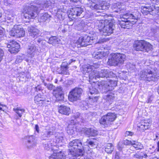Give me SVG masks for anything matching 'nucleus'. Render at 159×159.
Returning <instances> with one entry per match:
<instances>
[{
    "label": "nucleus",
    "mask_w": 159,
    "mask_h": 159,
    "mask_svg": "<svg viewBox=\"0 0 159 159\" xmlns=\"http://www.w3.org/2000/svg\"><path fill=\"white\" fill-rule=\"evenodd\" d=\"M38 47H36L35 44H30L28 47V53L31 55L34 56L38 52Z\"/></svg>",
    "instance_id": "a211bd4d"
},
{
    "label": "nucleus",
    "mask_w": 159,
    "mask_h": 159,
    "mask_svg": "<svg viewBox=\"0 0 159 159\" xmlns=\"http://www.w3.org/2000/svg\"><path fill=\"white\" fill-rule=\"evenodd\" d=\"M62 152L54 153L49 157V159H65V157Z\"/></svg>",
    "instance_id": "b1692460"
},
{
    "label": "nucleus",
    "mask_w": 159,
    "mask_h": 159,
    "mask_svg": "<svg viewBox=\"0 0 159 159\" xmlns=\"http://www.w3.org/2000/svg\"><path fill=\"white\" fill-rule=\"evenodd\" d=\"M117 84L116 81L110 80V81L100 82L98 85L102 92L104 93L113 90L117 85Z\"/></svg>",
    "instance_id": "39448f33"
},
{
    "label": "nucleus",
    "mask_w": 159,
    "mask_h": 159,
    "mask_svg": "<svg viewBox=\"0 0 159 159\" xmlns=\"http://www.w3.org/2000/svg\"><path fill=\"white\" fill-rule=\"evenodd\" d=\"M53 145L52 144V143L51 141H49L47 143L44 144V146L45 149L46 150H49L50 149H52V150L53 148L52 147Z\"/></svg>",
    "instance_id": "c03bdc74"
},
{
    "label": "nucleus",
    "mask_w": 159,
    "mask_h": 159,
    "mask_svg": "<svg viewBox=\"0 0 159 159\" xmlns=\"http://www.w3.org/2000/svg\"><path fill=\"white\" fill-rule=\"evenodd\" d=\"M26 146L28 148H31L36 145L35 139L32 136H26L25 139Z\"/></svg>",
    "instance_id": "4468645a"
},
{
    "label": "nucleus",
    "mask_w": 159,
    "mask_h": 159,
    "mask_svg": "<svg viewBox=\"0 0 159 159\" xmlns=\"http://www.w3.org/2000/svg\"><path fill=\"white\" fill-rule=\"evenodd\" d=\"M53 94L56 98L57 101L63 100L64 95L61 87H59L54 89L53 90Z\"/></svg>",
    "instance_id": "9b49d317"
},
{
    "label": "nucleus",
    "mask_w": 159,
    "mask_h": 159,
    "mask_svg": "<svg viewBox=\"0 0 159 159\" xmlns=\"http://www.w3.org/2000/svg\"><path fill=\"white\" fill-rule=\"evenodd\" d=\"M124 143L125 145H132V141H131L128 140H125L124 141Z\"/></svg>",
    "instance_id": "13d9d810"
},
{
    "label": "nucleus",
    "mask_w": 159,
    "mask_h": 159,
    "mask_svg": "<svg viewBox=\"0 0 159 159\" xmlns=\"http://www.w3.org/2000/svg\"><path fill=\"white\" fill-rule=\"evenodd\" d=\"M134 133L129 131H127L125 133V136H132L134 134Z\"/></svg>",
    "instance_id": "052dcab7"
},
{
    "label": "nucleus",
    "mask_w": 159,
    "mask_h": 159,
    "mask_svg": "<svg viewBox=\"0 0 159 159\" xmlns=\"http://www.w3.org/2000/svg\"><path fill=\"white\" fill-rule=\"evenodd\" d=\"M66 130L68 134L72 135L74 132V126L72 125H69Z\"/></svg>",
    "instance_id": "ea45409f"
},
{
    "label": "nucleus",
    "mask_w": 159,
    "mask_h": 159,
    "mask_svg": "<svg viewBox=\"0 0 159 159\" xmlns=\"http://www.w3.org/2000/svg\"><path fill=\"white\" fill-rule=\"evenodd\" d=\"M37 7L34 6L29 7L26 11L24 16L26 19H34L37 17Z\"/></svg>",
    "instance_id": "6e6552de"
},
{
    "label": "nucleus",
    "mask_w": 159,
    "mask_h": 159,
    "mask_svg": "<svg viewBox=\"0 0 159 159\" xmlns=\"http://www.w3.org/2000/svg\"><path fill=\"white\" fill-rule=\"evenodd\" d=\"M35 42L37 43L39 46H41L43 47L45 43L44 41L43 40L40 38H38L36 39Z\"/></svg>",
    "instance_id": "49530a36"
},
{
    "label": "nucleus",
    "mask_w": 159,
    "mask_h": 159,
    "mask_svg": "<svg viewBox=\"0 0 159 159\" xmlns=\"http://www.w3.org/2000/svg\"><path fill=\"white\" fill-rule=\"evenodd\" d=\"M30 35L33 38H36L39 33V30L36 27L30 26L27 28Z\"/></svg>",
    "instance_id": "dca6fc26"
},
{
    "label": "nucleus",
    "mask_w": 159,
    "mask_h": 159,
    "mask_svg": "<svg viewBox=\"0 0 159 159\" xmlns=\"http://www.w3.org/2000/svg\"><path fill=\"white\" fill-rule=\"evenodd\" d=\"M59 112L62 114L69 115L71 111L69 107L66 106H61L59 108Z\"/></svg>",
    "instance_id": "6ab92c4d"
},
{
    "label": "nucleus",
    "mask_w": 159,
    "mask_h": 159,
    "mask_svg": "<svg viewBox=\"0 0 159 159\" xmlns=\"http://www.w3.org/2000/svg\"><path fill=\"white\" fill-rule=\"evenodd\" d=\"M68 146L69 155L76 157L84 155V147L80 140H73L69 143Z\"/></svg>",
    "instance_id": "f257e3e1"
},
{
    "label": "nucleus",
    "mask_w": 159,
    "mask_h": 159,
    "mask_svg": "<svg viewBox=\"0 0 159 159\" xmlns=\"http://www.w3.org/2000/svg\"><path fill=\"white\" fill-rule=\"evenodd\" d=\"M93 37H91L87 35H85L80 37L78 41L81 46L85 47L93 43Z\"/></svg>",
    "instance_id": "1a4fd4ad"
},
{
    "label": "nucleus",
    "mask_w": 159,
    "mask_h": 159,
    "mask_svg": "<svg viewBox=\"0 0 159 159\" xmlns=\"http://www.w3.org/2000/svg\"><path fill=\"white\" fill-rule=\"evenodd\" d=\"M105 115L110 124L111 122L114 121L116 118V115L115 113H108Z\"/></svg>",
    "instance_id": "c756f323"
},
{
    "label": "nucleus",
    "mask_w": 159,
    "mask_h": 159,
    "mask_svg": "<svg viewBox=\"0 0 159 159\" xmlns=\"http://www.w3.org/2000/svg\"><path fill=\"white\" fill-rule=\"evenodd\" d=\"M85 26V24L84 21H81L79 22L78 25V30H81L84 29Z\"/></svg>",
    "instance_id": "3c124183"
},
{
    "label": "nucleus",
    "mask_w": 159,
    "mask_h": 159,
    "mask_svg": "<svg viewBox=\"0 0 159 159\" xmlns=\"http://www.w3.org/2000/svg\"><path fill=\"white\" fill-rule=\"evenodd\" d=\"M35 130L37 132H38V133H39V127L38 125H35Z\"/></svg>",
    "instance_id": "338daca9"
},
{
    "label": "nucleus",
    "mask_w": 159,
    "mask_h": 159,
    "mask_svg": "<svg viewBox=\"0 0 159 159\" xmlns=\"http://www.w3.org/2000/svg\"><path fill=\"white\" fill-rule=\"evenodd\" d=\"M109 3L106 1H102L99 4V10H106L109 7Z\"/></svg>",
    "instance_id": "bb28decb"
},
{
    "label": "nucleus",
    "mask_w": 159,
    "mask_h": 159,
    "mask_svg": "<svg viewBox=\"0 0 159 159\" xmlns=\"http://www.w3.org/2000/svg\"><path fill=\"white\" fill-rule=\"evenodd\" d=\"M68 66L66 64H65L64 63H62L61 68V71L59 73L67 75L68 73Z\"/></svg>",
    "instance_id": "cd10ccee"
},
{
    "label": "nucleus",
    "mask_w": 159,
    "mask_h": 159,
    "mask_svg": "<svg viewBox=\"0 0 159 159\" xmlns=\"http://www.w3.org/2000/svg\"><path fill=\"white\" fill-rule=\"evenodd\" d=\"M90 66H91V69L92 70H93V69H96L98 68L99 67V65L98 64L96 63H94L92 65H90Z\"/></svg>",
    "instance_id": "6e6d98bb"
},
{
    "label": "nucleus",
    "mask_w": 159,
    "mask_h": 159,
    "mask_svg": "<svg viewBox=\"0 0 159 159\" xmlns=\"http://www.w3.org/2000/svg\"><path fill=\"white\" fill-rule=\"evenodd\" d=\"M114 94L111 93L107 95L106 96V99L108 101L111 102L114 98Z\"/></svg>",
    "instance_id": "09e8293b"
},
{
    "label": "nucleus",
    "mask_w": 159,
    "mask_h": 159,
    "mask_svg": "<svg viewBox=\"0 0 159 159\" xmlns=\"http://www.w3.org/2000/svg\"><path fill=\"white\" fill-rule=\"evenodd\" d=\"M16 25L14 26V27L9 32V34L11 36L16 38Z\"/></svg>",
    "instance_id": "a18cd8bd"
},
{
    "label": "nucleus",
    "mask_w": 159,
    "mask_h": 159,
    "mask_svg": "<svg viewBox=\"0 0 159 159\" xmlns=\"http://www.w3.org/2000/svg\"><path fill=\"white\" fill-rule=\"evenodd\" d=\"M114 147L111 143H108L105 146V151L107 153H111L113 151Z\"/></svg>",
    "instance_id": "473e14b6"
},
{
    "label": "nucleus",
    "mask_w": 159,
    "mask_h": 159,
    "mask_svg": "<svg viewBox=\"0 0 159 159\" xmlns=\"http://www.w3.org/2000/svg\"><path fill=\"white\" fill-rule=\"evenodd\" d=\"M56 142L57 143H59L62 142L63 138L62 136H60L59 134V136H56Z\"/></svg>",
    "instance_id": "603ef678"
},
{
    "label": "nucleus",
    "mask_w": 159,
    "mask_h": 159,
    "mask_svg": "<svg viewBox=\"0 0 159 159\" xmlns=\"http://www.w3.org/2000/svg\"><path fill=\"white\" fill-rule=\"evenodd\" d=\"M107 55V53H105L103 51H101L95 52L93 54L94 57L98 59L102 58L103 57H105Z\"/></svg>",
    "instance_id": "393cba45"
},
{
    "label": "nucleus",
    "mask_w": 159,
    "mask_h": 159,
    "mask_svg": "<svg viewBox=\"0 0 159 159\" xmlns=\"http://www.w3.org/2000/svg\"><path fill=\"white\" fill-rule=\"evenodd\" d=\"M4 4L6 6H10L11 4V0H4L3 1Z\"/></svg>",
    "instance_id": "4d7b16f0"
},
{
    "label": "nucleus",
    "mask_w": 159,
    "mask_h": 159,
    "mask_svg": "<svg viewBox=\"0 0 159 159\" xmlns=\"http://www.w3.org/2000/svg\"><path fill=\"white\" fill-rule=\"evenodd\" d=\"M50 16L47 13H45L43 14L39 19V21L40 22H46L47 20L48 21L49 20Z\"/></svg>",
    "instance_id": "72a5a7b5"
},
{
    "label": "nucleus",
    "mask_w": 159,
    "mask_h": 159,
    "mask_svg": "<svg viewBox=\"0 0 159 159\" xmlns=\"http://www.w3.org/2000/svg\"><path fill=\"white\" fill-rule=\"evenodd\" d=\"M89 6L92 9L99 10V4H97L92 1H89L88 3Z\"/></svg>",
    "instance_id": "f704fd0d"
},
{
    "label": "nucleus",
    "mask_w": 159,
    "mask_h": 159,
    "mask_svg": "<svg viewBox=\"0 0 159 159\" xmlns=\"http://www.w3.org/2000/svg\"><path fill=\"white\" fill-rule=\"evenodd\" d=\"M60 41V40L56 36H52L51 37L48 41V43L50 44L55 45L58 44Z\"/></svg>",
    "instance_id": "c85d7f7f"
},
{
    "label": "nucleus",
    "mask_w": 159,
    "mask_h": 159,
    "mask_svg": "<svg viewBox=\"0 0 159 159\" xmlns=\"http://www.w3.org/2000/svg\"><path fill=\"white\" fill-rule=\"evenodd\" d=\"M98 134V131L93 129H91L90 136H94Z\"/></svg>",
    "instance_id": "864d4df0"
},
{
    "label": "nucleus",
    "mask_w": 159,
    "mask_h": 159,
    "mask_svg": "<svg viewBox=\"0 0 159 159\" xmlns=\"http://www.w3.org/2000/svg\"><path fill=\"white\" fill-rule=\"evenodd\" d=\"M91 71V72L89 75V79L92 80L94 78L95 79L96 78H98V76H97V71L95 70H93V71Z\"/></svg>",
    "instance_id": "37998d69"
},
{
    "label": "nucleus",
    "mask_w": 159,
    "mask_h": 159,
    "mask_svg": "<svg viewBox=\"0 0 159 159\" xmlns=\"http://www.w3.org/2000/svg\"><path fill=\"white\" fill-rule=\"evenodd\" d=\"M7 20H11V24L13 25V17H10V16H8L7 18Z\"/></svg>",
    "instance_id": "0e129e2a"
},
{
    "label": "nucleus",
    "mask_w": 159,
    "mask_h": 159,
    "mask_svg": "<svg viewBox=\"0 0 159 159\" xmlns=\"http://www.w3.org/2000/svg\"><path fill=\"white\" fill-rule=\"evenodd\" d=\"M45 86H46L47 89L49 90H52L54 86L52 84H47L46 83L44 84Z\"/></svg>",
    "instance_id": "5fc2aeb1"
},
{
    "label": "nucleus",
    "mask_w": 159,
    "mask_h": 159,
    "mask_svg": "<svg viewBox=\"0 0 159 159\" xmlns=\"http://www.w3.org/2000/svg\"><path fill=\"white\" fill-rule=\"evenodd\" d=\"M136 12H133L132 13H127L123 15L122 16V18H121V20L124 19L123 20H124L128 21L130 22V21L128 20V19H137L138 18L139 12L136 10Z\"/></svg>",
    "instance_id": "2eb2a0df"
},
{
    "label": "nucleus",
    "mask_w": 159,
    "mask_h": 159,
    "mask_svg": "<svg viewBox=\"0 0 159 159\" xmlns=\"http://www.w3.org/2000/svg\"><path fill=\"white\" fill-rule=\"evenodd\" d=\"M132 145L136 149H141L143 147L141 143L136 141H132Z\"/></svg>",
    "instance_id": "4c0bfd02"
},
{
    "label": "nucleus",
    "mask_w": 159,
    "mask_h": 159,
    "mask_svg": "<svg viewBox=\"0 0 159 159\" xmlns=\"http://www.w3.org/2000/svg\"><path fill=\"white\" fill-rule=\"evenodd\" d=\"M80 114L78 112L76 113L74 115H73L75 119L79 118V117H80Z\"/></svg>",
    "instance_id": "680f3d73"
},
{
    "label": "nucleus",
    "mask_w": 159,
    "mask_h": 159,
    "mask_svg": "<svg viewBox=\"0 0 159 159\" xmlns=\"http://www.w3.org/2000/svg\"><path fill=\"white\" fill-rule=\"evenodd\" d=\"M151 9L150 7H141V12L144 15H146L150 14Z\"/></svg>",
    "instance_id": "c9c22d12"
},
{
    "label": "nucleus",
    "mask_w": 159,
    "mask_h": 159,
    "mask_svg": "<svg viewBox=\"0 0 159 159\" xmlns=\"http://www.w3.org/2000/svg\"><path fill=\"white\" fill-rule=\"evenodd\" d=\"M13 110L17 114L19 117L22 116V114L25 111V110L23 109H20V108H14Z\"/></svg>",
    "instance_id": "79ce46f5"
},
{
    "label": "nucleus",
    "mask_w": 159,
    "mask_h": 159,
    "mask_svg": "<svg viewBox=\"0 0 159 159\" xmlns=\"http://www.w3.org/2000/svg\"><path fill=\"white\" fill-rule=\"evenodd\" d=\"M7 47L9 48L8 51L11 53H15L18 52L20 48L19 44L16 41L12 40L10 42Z\"/></svg>",
    "instance_id": "9d476101"
},
{
    "label": "nucleus",
    "mask_w": 159,
    "mask_h": 159,
    "mask_svg": "<svg viewBox=\"0 0 159 159\" xmlns=\"http://www.w3.org/2000/svg\"><path fill=\"white\" fill-rule=\"evenodd\" d=\"M89 92L91 94L94 95L92 96H89V98L93 99H94V101H97L98 99V98L97 96H95V95L98 93V90L95 88L92 87L91 89H90Z\"/></svg>",
    "instance_id": "4be33fe9"
},
{
    "label": "nucleus",
    "mask_w": 159,
    "mask_h": 159,
    "mask_svg": "<svg viewBox=\"0 0 159 159\" xmlns=\"http://www.w3.org/2000/svg\"><path fill=\"white\" fill-rule=\"evenodd\" d=\"M105 25L102 30H100V32L102 35L109 36L112 34L114 30V24L110 20H105Z\"/></svg>",
    "instance_id": "423d86ee"
},
{
    "label": "nucleus",
    "mask_w": 159,
    "mask_h": 159,
    "mask_svg": "<svg viewBox=\"0 0 159 159\" xmlns=\"http://www.w3.org/2000/svg\"><path fill=\"white\" fill-rule=\"evenodd\" d=\"M150 14L155 16L156 15L158 14L159 13V8L158 7H150Z\"/></svg>",
    "instance_id": "58836bf2"
},
{
    "label": "nucleus",
    "mask_w": 159,
    "mask_h": 159,
    "mask_svg": "<svg viewBox=\"0 0 159 159\" xmlns=\"http://www.w3.org/2000/svg\"><path fill=\"white\" fill-rule=\"evenodd\" d=\"M91 129L90 128H84L82 131L86 134L88 136H90Z\"/></svg>",
    "instance_id": "de8ad7c7"
},
{
    "label": "nucleus",
    "mask_w": 159,
    "mask_h": 159,
    "mask_svg": "<svg viewBox=\"0 0 159 159\" xmlns=\"http://www.w3.org/2000/svg\"><path fill=\"white\" fill-rule=\"evenodd\" d=\"M83 12V8L81 7H75L72 8L69 13V17L72 16L75 18L76 16H80Z\"/></svg>",
    "instance_id": "f8f14e48"
},
{
    "label": "nucleus",
    "mask_w": 159,
    "mask_h": 159,
    "mask_svg": "<svg viewBox=\"0 0 159 159\" xmlns=\"http://www.w3.org/2000/svg\"><path fill=\"white\" fill-rule=\"evenodd\" d=\"M134 47L137 51L147 52H148L152 49V46L149 43L142 40L135 41Z\"/></svg>",
    "instance_id": "20e7f679"
},
{
    "label": "nucleus",
    "mask_w": 159,
    "mask_h": 159,
    "mask_svg": "<svg viewBox=\"0 0 159 159\" xmlns=\"http://www.w3.org/2000/svg\"><path fill=\"white\" fill-rule=\"evenodd\" d=\"M82 92V89L75 88L70 92L68 96L69 99L70 101H76L79 99Z\"/></svg>",
    "instance_id": "0eeeda50"
},
{
    "label": "nucleus",
    "mask_w": 159,
    "mask_h": 159,
    "mask_svg": "<svg viewBox=\"0 0 159 159\" xmlns=\"http://www.w3.org/2000/svg\"><path fill=\"white\" fill-rule=\"evenodd\" d=\"M151 125V122L148 120L142 121L138 125L140 129L144 131L148 129Z\"/></svg>",
    "instance_id": "f3484780"
},
{
    "label": "nucleus",
    "mask_w": 159,
    "mask_h": 159,
    "mask_svg": "<svg viewBox=\"0 0 159 159\" xmlns=\"http://www.w3.org/2000/svg\"><path fill=\"white\" fill-rule=\"evenodd\" d=\"M94 140V139H87L86 142L84 144L87 146L89 148L92 147L95 145Z\"/></svg>",
    "instance_id": "a19ab883"
},
{
    "label": "nucleus",
    "mask_w": 159,
    "mask_h": 159,
    "mask_svg": "<svg viewBox=\"0 0 159 159\" xmlns=\"http://www.w3.org/2000/svg\"><path fill=\"white\" fill-rule=\"evenodd\" d=\"M105 20H98L95 23V25L98 27L99 28V30L100 31V30H102V28H104V26L105 25Z\"/></svg>",
    "instance_id": "7c9ffc66"
},
{
    "label": "nucleus",
    "mask_w": 159,
    "mask_h": 159,
    "mask_svg": "<svg viewBox=\"0 0 159 159\" xmlns=\"http://www.w3.org/2000/svg\"><path fill=\"white\" fill-rule=\"evenodd\" d=\"M113 75L112 72L109 71L107 70H102L100 71H97V76L98 78L111 77Z\"/></svg>",
    "instance_id": "ddd939ff"
},
{
    "label": "nucleus",
    "mask_w": 159,
    "mask_h": 159,
    "mask_svg": "<svg viewBox=\"0 0 159 159\" xmlns=\"http://www.w3.org/2000/svg\"><path fill=\"white\" fill-rule=\"evenodd\" d=\"M45 98L43 96L40 94L36 95L34 97V101L37 104L42 103L45 100Z\"/></svg>",
    "instance_id": "a878e982"
},
{
    "label": "nucleus",
    "mask_w": 159,
    "mask_h": 159,
    "mask_svg": "<svg viewBox=\"0 0 159 159\" xmlns=\"http://www.w3.org/2000/svg\"><path fill=\"white\" fill-rule=\"evenodd\" d=\"M41 89V87L40 86L38 85L35 88V91L37 92H38V91H40Z\"/></svg>",
    "instance_id": "e2e57ef3"
},
{
    "label": "nucleus",
    "mask_w": 159,
    "mask_h": 159,
    "mask_svg": "<svg viewBox=\"0 0 159 159\" xmlns=\"http://www.w3.org/2000/svg\"><path fill=\"white\" fill-rule=\"evenodd\" d=\"M36 3L40 6V7H46V2L45 1L38 0L36 1Z\"/></svg>",
    "instance_id": "8fccbe9b"
},
{
    "label": "nucleus",
    "mask_w": 159,
    "mask_h": 159,
    "mask_svg": "<svg viewBox=\"0 0 159 159\" xmlns=\"http://www.w3.org/2000/svg\"><path fill=\"white\" fill-rule=\"evenodd\" d=\"M53 134V131L52 129H48L45 132L42 136V138L43 139H46V138L50 136Z\"/></svg>",
    "instance_id": "e433bc0d"
},
{
    "label": "nucleus",
    "mask_w": 159,
    "mask_h": 159,
    "mask_svg": "<svg viewBox=\"0 0 159 159\" xmlns=\"http://www.w3.org/2000/svg\"><path fill=\"white\" fill-rule=\"evenodd\" d=\"M120 4L119 2H118L117 3L115 4L113 6V8H118L120 9L121 8V6L119 5Z\"/></svg>",
    "instance_id": "bf43d9fd"
},
{
    "label": "nucleus",
    "mask_w": 159,
    "mask_h": 159,
    "mask_svg": "<svg viewBox=\"0 0 159 159\" xmlns=\"http://www.w3.org/2000/svg\"><path fill=\"white\" fill-rule=\"evenodd\" d=\"M153 100V98L152 97L150 96V97L148 99L147 102L148 103H150L152 100Z\"/></svg>",
    "instance_id": "774afa93"
},
{
    "label": "nucleus",
    "mask_w": 159,
    "mask_h": 159,
    "mask_svg": "<svg viewBox=\"0 0 159 159\" xmlns=\"http://www.w3.org/2000/svg\"><path fill=\"white\" fill-rule=\"evenodd\" d=\"M91 68V66H90V65H84L82 66L81 69V71L84 74H85L87 72L92 71Z\"/></svg>",
    "instance_id": "2f4dec72"
},
{
    "label": "nucleus",
    "mask_w": 159,
    "mask_h": 159,
    "mask_svg": "<svg viewBox=\"0 0 159 159\" xmlns=\"http://www.w3.org/2000/svg\"><path fill=\"white\" fill-rule=\"evenodd\" d=\"M121 21L120 23V24L122 28L129 29L132 26V24L128 21L121 20Z\"/></svg>",
    "instance_id": "412c9836"
},
{
    "label": "nucleus",
    "mask_w": 159,
    "mask_h": 159,
    "mask_svg": "<svg viewBox=\"0 0 159 159\" xmlns=\"http://www.w3.org/2000/svg\"><path fill=\"white\" fill-rule=\"evenodd\" d=\"M133 157L134 158H135L138 159H140L139 153H136L134 154L133 156Z\"/></svg>",
    "instance_id": "69168bd1"
},
{
    "label": "nucleus",
    "mask_w": 159,
    "mask_h": 159,
    "mask_svg": "<svg viewBox=\"0 0 159 159\" xmlns=\"http://www.w3.org/2000/svg\"><path fill=\"white\" fill-rule=\"evenodd\" d=\"M16 38L22 37L25 36V32L21 26L18 25H16Z\"/></svg>",
    "instance_id": "aec40b11"
},
{
    "label": "nucleus",
    "mask_w": 159,
    "mask_h": 159,
    "mask_svg": "<svg viewBox=\"0 0 159 159\" xmlns=\"http://www.w3.org/2000/svg\"><path fill=\"white\" fill-rule=\"evenodd\" d=\"M125 57V55L123 54H111L109 57L107 64L115 66L122 64L123 63Z\"/></svg>",
    "instance_id": "7ed1b4c3"
},
{
    "label": "nucleus",
    "mask_w": 159,
    "mask_h": 159,
    "mask_svg": "<svg viewBox=\"0 0 159 159\" xmlns=\"http://www.w3.org/2000/svg\"><path fill=\"white\" fill-rule=\"evenodd\" d=\"M139 78L145 81H155L159 79V74L158 75L157 72H153L151 70L148 68L140 72Z\"/></svg>",
    "instance_id": "f03ea898"
},
{
    "label": "nucleus",
    "mask_w": 159,
    "mask_h": 159,
    "mask_svg": "<svg viewBox=\"0 0 159 159\" xmlns=\"http://www.w3.org/2000/svg\"><path fill=\"white\" fill-rule=\"evenodd\" d=\"M99 123L103 127H107L108 125H110L109 122L106 115L103 116L99 120Z\"/></svg>",
    "instance_id": "5701e85b"
}]
</instances>
